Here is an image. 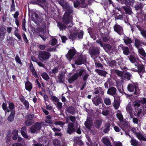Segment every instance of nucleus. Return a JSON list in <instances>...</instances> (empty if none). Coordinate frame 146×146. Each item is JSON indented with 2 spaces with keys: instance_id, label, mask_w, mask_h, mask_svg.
<instances>
[{
  "instance_id": "12",
  "label": "nucleus",
  "mask_w": 146,
  "mask_h": 146,
  "mask_svg": "<svg viewBox=\"0 0 146 146\" xmlns=\"http://www.w3.org/2000/svg\"><path fill=\"white\" fill-rule=\"evenodd\" d=\"M127 58H129L130 61L133 63L136 62L137 60V57L135 54H130Z\"/></svg>"
},
{
  "instance_id": "58",
  "label": "nucleus",
  "mask_w": 146,
  "mask_h": 146,
  "mask_svg": "<svg viewBox=\"0 0 146 146\" xmlns=\"http://www.w3.org/2000/svg\"><path fill=\"white\" fill-rule=\"evenodd\" d=\"M116 116L120 121L122 122L123 121V117L122 114L117 113L116 114Z\"/></svg>"
},
{
  "instance_id": "19",
  "label": "nucleus",
  "mask_w": 146,
  "mask_h": 146,
  "mask_svg": "<svg viewBox=\"0 0 146 146\" xmlns=\"http://www.w3.org/2000/svg\"><path fill=\"white\" fill-rule=\"evenodd\" d=\"M134 45L137 48H139L140 46H141L143 42L139 39L136 38L135 39Z\"/></svg>"
},
{
  "instance_id": "60",
  "label": "nucleus",
  "mask_w": 146,
  "mask_h": 146,
  "mask_svg": "<svg viewBox=\"0 0 146 146\" xmlns=\"http://www.w3.org/2000/svg\"><path fill=\"white\" fill-rule=\"evenodd\" d=\"M77 35H78V38L80 39H81L83 37V33L82 31L80 32H78L77 31H76Z\"/></svg>"
},
{
  "instance_id": "52",
  "label": "nucleus",
  "mask_w": 146,
  "mask_h": 146,
  "mask_svg": "<svg viewBox=\"0 0 146 146\" xmlns=\"http://www.w3.org/2000/svg\"><path fill=\"white\" fill-rule=\"evenodd\" d=\"M140 101L136 100L135 101L133 106L135 108L137 107L139 108L140 106Z\"/></svg>"
},
{
  "instance_id": "34",
  "label": "nucleus",
  "mask_w": 146,
  "mask_h": 146,
  "mask_svg": "<svg viewBox=\"0 0 146 146\" xmlns=\"http://www.w3.org/2000/svg\"><path fill=\"white\" fill-rule=\"evenodd\" d=\"M76 32H74L73 33H70L69 38L72 39L73 40L75 39L77 37Z\"/></svg>"
},
{
  "instance_id": "57",
  "label": "nucleus",
  "mask_w": 146,
  "mask_h": 146,
  "mask_svg": "<svg viewBox=\"0 0 146 146\" xmlns=\"http://www.w3.org/2000/svg\"><path fill=\"white\" fill-rule=\"evenodd\" d=\"M131 75L130 73L127 72L123 76L124 78L128 80H130Z\"/></svg>"
},
{
  "instance_id": "27",
  "label": "nucleus",
  "mask_w": 146,
  "mask_h": 146,
  "mask_svg": "<svg viewBox=\"0 0 146 146\" xmlns=\"http://www.w3.org/2000/svg\"><path fill=\"white\" fill-rule=\"evenodd\" d=\"M35 2L36 3H35L33 4L38 5L42 7L43 8L44 6L42 4L46 2V1L45 0H36Z\"/></svg>"
},
{
  "instance_id": "44",
  "label": "nucleus",
  "mask_w": 146,
  "mask_h": 146,
  "mask_svg": "<svg viewBox=\"0 0 146 146\" xmlns=\"http://www.w3.org/2000/svg\"><path fill=\"white\" fill-rule=\"evenodd\" d=\"M41 76L44 79L46 80H48L49 79V77L46 73L44 72L42 73Z\"/></svg>"
},
{
  "instance_id": "22",
  "label": "nucleus",
  "mask_w": 146,
  "mask_h": 146,
  "mask_svg": "<svg viewBox=\"0 0 146 146\" xmlns=\"http://www.w3.org/2000/svg\"><path fill=\"white\" fill-rule=\"evenodd\" d=\"M95 71L97 72L98 74L102 76L105 77L107 72L104 70L96 69L95 70Z\"/></svg>"
},
{
  "instance_id": "36",
  "label": "nucleus",
  "mask_w": 146,
  "mask_h": 146,
  "mask_svg": "<svg viewBox=\"0 0 146 146\" xmlns=\"http://www.w3.org/2000/svg\"><path fill=\"white\" fill-rule=\"evenodd\" d=\"M34 123V120H28L26 119V120L25 122V125L29 126L33 124Z\"/></svg>"
},
{
  "instance_id": "30",
  "label": "nucleus",
  "mask_w": 146,
  "mask_h": 146,
  "mask_svg": "<svg viewBox=\"0 0 146 146\" xmlns=\"http://www.w3.org/2000/svg\"><path fill=\"white\" fill-rule=\"evenodd\" d=\"M122 123L119 124V127L121 128V129L125 131V129L127 128L128 127V124L125 122H121Z\"/></svg>"
},
{
  "instance_id": "6",
  "label": "nucleus",
  "mask_w": 146,
  "mask_h": 146,
  "mask_svg": "<svg viewBox=\"0 0 146 146\" xmlns=\"http://www.w3.org/2000/svg\"><path fill=\"white\" fill-rule=\"evenodd\" d=\"M72 19V15H67V13H64L62 17V21L65 24L67 25L71 22Z\"/></svg>"
},
{
  "instance_id": "16",
  "label": "nucleus",
  "mask_w": 146,
  "mask_h": 146,
  "mask_svg": "<svg viewBox=\"0 0 146 146\" xmlns=\"http://www.w3.org/2000/svg\"><path fill=\"white\" fill-rule=\"evenodd\" d=\"M65 11V13H66L67 15H72L73 11L72 7H70L69 5H67L64 9Z\"/></svg>"
},
{
  "instance_id": "35",
  "label": "nucleus",
  "mask_w": 146,
  "mask_h": 146,
  "mask_svg": "<svg viewBox=\"0 0 146 146\" xmlns=\"http://www.w3.org/2000/svg\"><path fill=\"white\" fill-rule=\"evenodd\" d=\"M67 111L71 114H73L75 111V109L72 106H69L67 108Z\"/></svg>"
},
{
  "instance_id": "7",
  "label": "nucleus",
  "mask_w": 146,
  "mask_h": 146,
  "mask_svg": "<svg viewBox=\"0 0 146 146\" xmlns=\"http://www.w3.org/2000/svg\"><path fill=\"white\" fill-rule=\"evenodd\" d=\"M84 125L88 130L91 131V128L93 125L92 118L90 117H88L86 121L84 123Z\"/></svg>"
},
{
  "instance_id": "28",
  "label": "nucleus",
  "mask_w": 146,
  "mask_h": 146,
  "mask_svg": "<svg viewBox=\"0 0 146 146\" xmlns=\"http://www.w3.org/2000/svg\"><path fill=\"white\" fill-rule=\"evenodd\" d=\"M25 87L27 90L30 91L32 88V84L29 81H27L25 83Z\"/></svg>"
},
{
  "instance_id": "11",
  "label": "nucleus",
  "mask_w": 146,
  "mask_h": 146,
  "mask_svg": "<svg viewBox=\"0 0 146 146\" xmlns=\"http://www.w3.org/2000/svg\"><path fill=\"white\" fill-rule=\"evenodd\" d=\"M76 52L75 49L74 48L70 49L66 55V58L69 60H71L75 55Z\"/></svg>"
},
{
  "instance_id": "61",
  "label": "nucleus",
  "mask_w": 146,
  "mask_h": 146,
  "mask_svg": "<svg viewBox=\"0 0 146 146\" xmlns=\"http://www.w3.org/2000/svg\"><path fill=\"white\" fill-rule=\"evenodd\" d=\"M56 106L57 107V108L59 110H61L62 107V104L58 101L57 102H56Z\"/></svg>"
},
{
  "instance_id": "56",
  "label": "nucleus",
  "mask_w": 146,
  "mask_h": 146,
  "mask_svg": "<svg viewBox=\"0 0 146 146\" xmlns=\"http://www.w3.org/2000/svg\"><path fill=\"white\" fill-rule=\"evenodd\" d=\"M104 103L107 105H110L111 104L110 100L109 98H106L104 99Z\"/></svg>"
},
{
  "instance_id": "41",
  "label": "nucleus",
  "mask_w": 146,
  "mask_h": 146,
  "mask_svg": "<svg viewBox=\"0 0 146 146\" xmlns=\"http://www.w3.org/2000/svg\"><path fill=\"white\" fill-rule=\"evenodd\" d=\"M60 143V141L57 139L54 140L53 142V144L54 146H61Z\"/></svg>"
},
{
  "instance_id": "64",
  "label": "nucleus",
  "mask_w": 146,
  "mask_h": 146,
  "mask_svg": "<svg viewBox=\"0 0 146 146\" xmlns=\"http://www.w3.org/2000/svg\"><path fill=\"white\" fill-rule=\"evenodd\" d=\"M69 118L70 120L72 122H75L76 120L75 117L71 115H70L69 116Z\"/></svg>"
},
{
  "instance_id": "32",
  "label": "nucleus",
  "mask_w": 146,
  "mask_h": 146,
  "mask_svg": "<svg viewBox=\"0 0 146 146\" xmlns=\"http://www.w3.org/2000/svg\"><path fill=\"white\" fill-rule=\"evenodd\" d=\"M121 8L123 9L127 13L130 14L132 13L131 9L129 7L125 6L122 7Z\"/></svg>"
},
{
  "instance_id": "63",
  "label": "nucleus",
  "mask_w": 146,
  "mask_h": 146,
  "mask_svg": "<svg viewBox=\"0 0 146 146\" xmlns=\"http://www.w3.org/2000/svg\"><path fill=\"white\" fill-rule=\"evenodd\" d=\"M11 111L14 108V106L13 103H11L9 104V107L8 108Z\"/></svg>"
},
{
  "instance_id": "10",
  "label": "nucleus",
  "mask_w": 146,
  "mask_h": 146,
  "mask_svg": "<svg viewBox=\"0 0 146 146\" xmlns=\"http://www.w3.org/2000/svg\"><path fill=\"white\" fill-rule=\"evenodd\" d=\"M86 58L84 56L81 55L77 60L75 61V63L78 65L81 64H84L86 62Z\"/></svg>"
},
{
  "instance_id": "13",
  "label": "nucleus",
  "mask_w": 146,
  "mask_h": 146,
  "mask_svg": "<svg viewBox=\"0 0 146 146\" xmlns=\"http://www.w3.org/2000/svg\"><path fill=\"white\" fill-rule=\"evenodd\" d=\"M117 90L114 87H112L108 90L107 93L108 94L114 96L116 93Z\"/></svg>"
},
{
  "instance_id": "48",
  "label": "nucleus",
  "mask_w": 146,
  "mask_h": 146,
  "mask_svg": "<svg viewBox=\"0 0 146 146\" xmlns=\"http://www.w3.org/2000/svg\"><path fill=\"white\" fill-rule=\"evenodd\" d=\"M34 115L30 113L25 116V119L28 120H33V118L34 117Z\"/></svg>"
},
{
  "instance_id": "1",
  "label": "nucleus",
  "mask_w": 146,
  "mask_h": 146,
  "mask_svg": "<svg viewBox=\"0 0 146 146\" xmlns=\"http://www.w3.org/2000/svg\"><path fill=\"white\" fill-rule=\"evenodd\" d=\"M134 72H138L141 78L143 77V74L145 72L144 67L141 63L137 62L131 69Z\"/></svg>"
},
{
  "instance_id": "37",
  "label": "nucleus",
  "mask_w": 146,
  "mask_h": 146,
  "mask_svg": "<svg viewBox=\"0 0 146 146\" xmlns=\"http://www.w3.org/2000/svg\"><path fill=\"white\" fill-rule=\"evenodd\" d=\"M131 144L134 146H137L138 145V143L137 141L132 137L131 140Z\"/></svg>"
},
{
  "instance_id": "50",
  "label": "nucleus",
  "mask_w": 146,
  "mask_h": 146,
  "mask_svg": "<svg viewBox=\"0 0 146 146\" xmlns=\"http://www.w3.org/2000/svg\"><path fill=\"white\" fill-rule=\"evenodd\" d=\"M125 3L126 5L133 6L135 3V1L133 0H127Z\"/></svg>"
},
{
  "instance_id": "40",
  "label": "nucleus",
  "mask_w": 146,
  "mask_h": 146,
  "mask_svg": "<svg viewBox=\"0 0 146 146\" xmlns=\"http://www.w3.org/2000/svg\"><path fill=\"white\" fill-rule=\"evenodd\" d=\"M102 123V121L99 120H97L94 122V124L96 127L97 128H99Z\"/></svg>"
},
{
  "instance_id": "26",
  "label": "nucleus",
  "mask_w": 146,
  "mask_h": 146,
  "mask_svg": "<svg viewBox=\"0 0 146 146\" xmlns=\"http://www.w3.org/2000/svg\"><path fill=\"white\" fill-rule=\"evenodd\" d=\"M58 2L64 9L69 5L67 2L63 0H60Z\"/></svg>"
},
{
  "instance_id": "4",
  "label": "nucleus",
  "mask_w": 146,
  "mask_h": 146,
  "mask_svg": "<svg viewBox=\"0 0 146 146\" xmlns=\"http://www.w3.org/2000/svg\"><path fill=\"white\" fill-rule=\"evenodd\" d=\"M128 90L131 92H133L135 90V91L133 94L135 95H137L140 93V90L136 84H129L127 87Z\"/></svg>"
},
{
  "instance_id": "24",
  "label": "nucleus",
  "mask_w": 146,
  "mask_h": 146,
  "mask_svg": "<svg viewBox=\"0 0 146 146\" xmlns=\"http://www.w3.org/2000/svg\"><path fill=\"white\" fill-rule=\"evenodd\" d=\"M79 76V75L78 72L75 73L74 75L72 76L68 79V81L69 82L71 83H72L73 81L76 80Z\"/></svg>"
},
{
  "instance_id": "2",
  "label": "nucleus",
  "mask_w": 146,
  "mask_h": 146,
  "mask_svg": "<svg viewBox=\"0 0 146 146\" xmlns=\"http://www.w3.org/2000/svg\"><path fill=\"white\" fill-rule=\"evenodd\" d=\"M89 52L91 57L94 59V61H97V59H100L99 56L100 49L98 48H93L89 50Z\"/></svg>"
},
{
  "instance_id": "25",
  "label": "nucleus",
  "mask_w": 146,
  "mask_h": 146,
  "mask_svg": "<svg viewBox=\"0 0 146 146\" xmlns=\"http://www.w3.org/2000/svg\"><path fill=\"white\" fill-rule=\"evenodd\" d=\"M15 114V112L14 110H12L9 115L8 118V121L11 122L13 120Z\"/></svg>"
},
{
  "instance_id": "3",
  "label": "nucleus",
  "mask_w": 146,
  "mask_h": 146,
  "mask_svg": "<svg viewBox=\"0 0 146 146\" xmlns=\"http://www.w3.org/2000/svg\"><path fill=\"white\" fill-rule=\"evenodd\" d=\"M41 127L42 125L40 123L36 122L30 127L31 132L32 133H37L39 132Z\"/></svg>"
},
{
  "instance_id": "8",
  "label": "nucleus",
  "mask_w": 146,
  "mask_h": 146,
  "mask_svg": "<svg viewBox=\"0 0 146 146\" xmlns=\"http://www.w3.org/2000/svg\"><path fill=\"white\" fill-rule=\"evenodd\" d=\"M113 29L114 31L120 35L124 34L123 28L119 25L115 24L114 26Z\"/></svg>"
},
{
  "instance_id": "47",
  "label": "nucleus",
  "mask_w": 146,
  "mask_h": 146,
  "mask_svg": "<svg viewBox=\"0 0 146 146\" xmlns=\"http://www.w3.org/2000/svg\"><path fill=\"white\" fill-rule=\"evenodd\" d=\"M110 125L109 123H107L106 124L105 128L104 129V132L105 133H107L110 130Z\"/></svg>"
},
{
  "instance_id": "49",
  "label": "nucleus",
  "mask_w": 146,
  "mask_h": 146,
  "mask_svg": "<svg viewBox=\"0 0 146 146\" xmlns=\"http://www.w3.org/2000/svg\"><path fill=\"white\" fill-rule=\"evenodd\" d=\"M2 107L3 110L5 111L6 112H9L11 111L8 109V108L7 107V104L5 103H3L2 105Z\"/></svg>"
},
{
  "instance_id": "18",
  "label": "nucleus",
  "mask_w": 146,
  "mask_h": 146,
  "mask_svg": "<svg viewBox=\"0 0 146 146\" xmlns=\"http://www.w3.org/2000/svg\"><path fill=\"white\" fill-rule=\"evenodd\" d=\"M144 5L145 4L142 3L137 2L134 8L135 10H140L141 11Z\"/></svg>"
},
{
  "instance_id": "33",
  "label": "nucleus",
  "mask_w": 146,
  "mask_h": 146,
  "mask_svg": "<svg viewBox=\"0 0 146 146\" xmlns=\"http://www.w3.org/2000/svg\"><path fill=\"white\" fill-rule=\"evenodd\" d=\"M137 49H138V52L139 54L144 57L146 56V54L143 48L141 47Z\"/></svg>"
},
{
  "instance_id": "14",
  "label": "nucleus",
  "mask_w": 146,
  "mask_h": 146,
  "mask_svg": "<svg viewBox=\"0 0 146 146\" xmlns=\"http://www.w3.org/2000/svg\"><path fill=\"white\" fill-rule=\"evenodd\" d=\"M92 101L93 104L96 106H97L102 103V99L99 97H94Z\"/></svg>"
},
{
  "instance_id": "21",
  "label": "nucleus",
  "mask_w": 146,
  "mask_h": 146,
  "mask_svg": "<svg viewBox=\"0 0 146 146\" xmlns=\"http://www.w3.org/2000/svg\"><path fill=\"white\" fill-rule=\"evenodd\" d=\"M137 27L140 31V33L142 36L145 38L146 39V30H144L139 25H137Z\"/></svg>"
},
{
  "instance_id": "23",
  "label": "nucleus",
  "mask_w": 146,
  "mask_h": 146,
  "mask_svg": "<svg viewBox=\"0 0 146 146\" xmlns=\"http://www.w3.org/2000/svg\"><path fill=\"white\" fill-rule=\"evenodd\" d=\"M58 79L59 82L64 83V75L63 72H61L58 76Z\"/></svg>"
},
{
  "instance_id": "54",
  "label": "nucleus",
  "mask_w": 146,
  "mask_h": 146,
  "mask_svg": "<svg viewBox=\"0 0 146 146\" xmlns=\"http://www.w3.org/2000/svg\"><path fill=\"white\" fill-rule=\"evenodd\" d=\"M116 61L115 60H113L109 62V65L112 67H113L116 65Z\"/></svg>"
},
{
  "instance_id": "59",
  "label": "nucleus",
  "mask_w": 146,
  "mask_h": 146,
  "mask_svg": "<svg viewBox=\"0 0 146 146\" xmlns=\"http://www.w3.org/2000/svg\"><path fill=\"white\" fill-rule=\"evenodd\" d=\"M81 4L80 2L77 0H75L74 2V6L75 7H77Z\"/></svg>"
},
{
  "instance_id": "55",
  "label": "nucleus",
  "mask_w": 146,
  "mask_h": 146,
  "mask_svg": "<svg viewBox=\"0 0 146 146\" xmlns=\"http://www.w3.org/2000/svg\"><path fill=\"white\" fill-rule=\"evenodd\" d=\"M81 2V5L80 6L81 7H86L87 5L86 4L85 0H79Z\"/></svg>"
},
{
  "instance_id": "46",
  "label": "nucleus",
  "mask_w": 146,
  "mask_h": 146,
  "mask_svg": "<svg viewBox=\"0 0 146 146\" xmlns=\"http://www.w3.org/2000/svg\"><path fill=\"white\" fill-rule=\"evenodd\" d=\"M65 122L59 121H56L54 123V124L56 125H59L61 127H63V125L65 124Z\"/></svg>"
},
{
  "instance_id": "62",
  "label": "nucleus",
  "mask_w": 146,
  "mask_h": 146,
  "mask_svg": "<svg viewBox=\"0 0 146 146\" xmlns=\"http://www.w3.org/2000/svg\"><path fill=\"white\" fill-rule=\"evenodd\" d=\"M114 72L119 76H123V72H122L119 71L118 70H115Z\"/></svg>"
},
{
  "instance_id": "38",
  "label": "nucleus",
  "mask_w": 146,
  "mask_h": 146,
  "mask_svg": "<svg viewBox=\"0 0 146 146\" xmlns=\"http://www.w3.org/2000/svg\"><path fill=\"white\" fill-rule=\"evenodd\" d=\"M58 26L60 29L62 30H63L64 29H65L66 27V26L64 24L60 22H59L58 23Z\"/></svg>"
},
{
  "instance_id": "29",
  "label": "nucleus",
  "mask_w": 146,
  "mask_h": 146,
  "mask_svg": "<svg viewBox=\"0 0 146 146\" xmlns=\"http://www.w3.org/2000/svg\"><path fill=\"white\" fill-rule=\"evenodd\" d=\"M103 47L106 52L109 51L112 48V46L109 44H106L104 45Z\"/></svg>"
},
{
  "instance_id": "20",
  "label": "nucleus",
  "mask_w": 146,
  "mask_h": 146,
  "mask_svg": "<svg viewBox=\"0 0 146 146\" xmlns=\"http://www.w3.org/2000/svg\"><path fill=\"white\" fill-rule=\"evenodd\" d=\"M123 51V54L125 55H127L130 53V51L129 48L127 46H122L121 47Z\"/></svg>"
},
{
  "instance_id": "5",
  "label": "nucleus",
  "mask_w": 146,
  "mask_h": 146,
  "mask_svg": "<svg viewBox=\"0 0 146 146\" xmlns=\"http://www.w3.org/2000/svg\"><path fill=\"white\" fill-rule=\"evenodd\" d=\"M50 53L45 51L40 52L38 54V58L41 61H46L49 58Z\"/></svg>"
},
{
  "instance_id": "43",
  "label": "nucleus",
  "mask_w": 146,
  "mask_h": 146,
  "mask_svg": "<svg viewBox=\"0 0 146 146\" xmlns=\"http://www.w3.org/2000/svg\"><path fill=\"white\" fill-rule=\"evenodd\" d=\"M100 59H97V61H95V65L96 66L98 67V68H102L103 67V65L101 64V63H98L99 62V60H100Z\"/></svg>"
},
{
  "instance_id": "51",
  "label": "nucleus",
  "mask_w": 146,
  "mask_h": 146,
  "mask_svg": "<svg viewBox=\"0 0 146 146\" xmlns=\"http://www.w3.org/2000/svg\"><path fill=\"white\" fill-rule=\"evenodd\" d=\"M102 141L103 143L106 145L110 143V141L107 138L105 137L102 139Z\"/></svg>"
},
{
  "instance_id": "15",
  "label": "nucleus",
  "mask_w": 146,
  "mask_h": 146,
  "mask_svg": "<svg viewBox=\"0 0 146 146\" xmlns=\"http://www.w3.org/2000/svg\"><path fill=\"white\" fill-rule=\"evenodd\" d=\"M120 102V99L119 98H116L115 97L114 101L113 103V105L116 110H117L119 107Z\"/></svg>"
},
{
  "instance_id": "17",
  "label": "nucleus",
  "mask_w": 146,
  "mask_h": 146,
  "mask_svg": "<svg viewBox=\"0 0 146 146\" xmlns=\"http://www.w3.org/2000/svg\"><path fill=\"white\" fill-rule=\"evenodd\" d=\"M123 40L125 44L127 46H129L131 43H133V40L131 38L126 36L124 37Z\"/></svg>"
},
{
  "instance_id": "39",
  "label": "nucleus",
  "mask_w": 146,
  "mask_h": 146,
  "mask_svg": "<svg viewBox=\"0 0 146 146\" xmlns=\"http://www.w3.org/2000/svg\"><path fill=\"white\" fill-rule=\"evenodd\" d=\"M102 113L104 116L108 115L110 114V110L106 109H104L102 112Z\"/></svg>"
},
{
  "instance_id": "53",
  "label": "nucleus",
  "mask_w": 146,
  "mask_h": 146,
  "mask_svg": "<svg viewBox=\"0 0 146 146\" xmlns=\"http://www.w3.org/2000/svg\"><path fill=\"white\" fill-rule=\"evenodd\" d=\"M127 111L128 112L129 114L132 113V110L130 105H128L126 108Z\"/></svg>"
},
{
  "instance_id": "31",
  "label": "nucleus",
  "mask_w": 146,
  "mask_h": 146,
  "mask_svg": "<svg viewBox=\"0 0 146 146\" xmlns=\"http://www.w3.org/2000/svg\"><path fill=\"white\" fill-rule=\"evenodd\" d=\"M18 130H16L15 129L14 130L12 131V134L13 135L12 139L14 140H16L17 139L18 135Z\"/></svg>"
},
{
  "instance_id": "45",
  "label": "nucleus",
  "mask_w": 146,
  "mask_h": 146,
  "mask_svg": "<svg viewBox=\"0 0 146 146\" xmlns=\"http://www.w3.org/2000/svg\"><path fill=\"white\" fill-rule=\"evenodd\" d=\"M135 112L137 113V116L140 117V115L142 111V109L141 108L137 107L135 109Z\"/></svg>"
},
{
  "instance_id": "9",
  "label": "nucleus",
  "mask_w": 146,
  "mask_h": 146,
  "mask_svg": "<svg viewBox=\"0 0 146 146\" xmlns=\"http://www.w3.org/2000/svg\"><path fill=\"white\" fill-rule=\"evenodd\" d=\"M75 131L76 129L74 127V123H69L66 130L67 133L71 135L75 132Z\"/></svg>"
},
{
  "instance_id": "42",
  "label": "nucleus",
  "mask_w": 146,
  "mask_h": 146,
  "mask_svg": "<svg viewBox=\"0 0 146 146\" xmlns=\"http://www.w3.org/2000/svg\"><path fill=\"white\" fill-rule=\"evenodd\" d=\"M58 69L57 67L54 68L51 71H50L49 72L50 74L51 75V74H54V75L58 73Z\"/></svg>"
}]
</instances>
